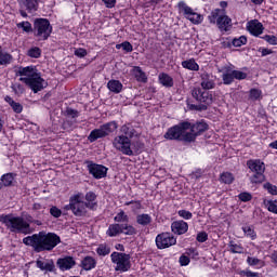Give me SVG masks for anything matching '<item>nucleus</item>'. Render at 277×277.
Wrapping results in <instances>:
<instances>
[{"label":"nucleus","mask_w":277,"mask_h":277,"mask_svg":"<svg viewBox=\"0 0 277 277\" xmlns=\"http://www.w3.org/2000/svg\"><path fill=\"white\" fill-rule=\"evenodd\" d=\"M234 79H237V81H243L245 79H248V74L243 72L241 70L234 69L232 70Z\"/></svg>","instance_id":"obj_48"},{"label":"nucleus","mask_w":277,"mask_h":277,"mask_svg":"<svg viewBox=\"0 0 277 277\" xmlns=\"http://www.w3.org/2000/svg\"><path fill=\"white\" fill-rule=\"evenodd\" d=\"M107 88L109 90V92H114V94H120V92H122V88H124V85H122V82H120V80H109L107 82Z\"/></svg>","instance_id":"obj_28"},{"label":"nucleus","mask_w":277,"mask_h":277,"mask_svg":"<svg viewBox=\"0 0 277 277\" xmlns=\"http://www.w3.org/2000/svg\"><path fill=\"white\" fill-rule=\"evenodd\" d=\"M74 55H76V57H85V55H88V50L84 48H78L75 50Z\"/></svg>","instance_id":"obj_60"},{"label":"nucleus","mask_w":277,"mask_h":277,"mask_svg":"<svg viewBox=\"0 0 277 277\" xmlns=\"http://www.w3.org/2000/svg\"><path fill=\"white\" fill-rule=\"evenodd\" d=\"M120 132L124 137H128V140H132L135 135V129L129 124H123L120 129Z\"/></svg>","instance_id":"obj_37"},{"label":"nucleus","mask_w":277,"mask_h":277,"mask_svg":"<svg viewBox=\"0 0 277 277\" xmlns=\"http://www.w3.org/2000/svg\"><path fill=\"white\" fill-rule=\"evenodd\" d=\"M19 81L26 83L28 88L34 92V94H38V92H42L44 88L48 85L47 81L40 72H32L29 77L19 78Z\"/></svg>","instance_id":"obj_9"},{"label":"nucleus","mask_w":277,"mask_h":277,"mask_svg":"<svg viewBox=\"0 0 277 277\" xmlns=\"http://www.w3.org/2000/svg\"><path fill=\"white\" fill-rule=\"evenodd\" d=\"M24 246L32 248L37 253L51 252L62 243V238L55 233L39 232L23 238Z\"/></svg>","instance_id":"obj_1"},{"label":"nucleus","mask_w":277,"mask_h":277,"mask_svg":"<svg viewBox=\"0 0 277 277\" xmlns=\"http://www.w3.org/2000/svg\"><path fill=\"white\" fill-rule=\"evenodd\" d=\"M122 51L126 53H133V44L129 41L121 42Z\"/></svg>","instance_id":"obj_57"},{"label":"nucleus","mask_w":277,"mask_h":277,"mask_svg":"<svg viewBox=\"0 0 277 277\" xmlns=\"http://www.w3.org/2000/svg\"><path fill=\"white\" fill-rule=\"evenodd\" d=\"M221 183L225 185H233L235 183V175L230 172H223L220 176Z\"/></svg>","instance_id":"obj_41"},{"label":"nucleus","mask_w":277,"mask_h":277,"mask_svg":"<svg viewBox=\"0 0 277 277\" xmlns=\"http://www.w3.org/2000/svg\"><path fill=\"white\" fill-rule=\"evenodd\" d=\"M12 54L4 52L3 48L0 45V66H10L12 64Z\"/></svg>","instance_id":"obj_31"},{"label":"nucleus","mask_w":277,"mask_h":277,"mask_svg":"<svg viewBox=\"0 0 277 277\" xmlns=\"http://www.w3.org/2000/svg\"><path fill=\"white\" fill-rule=\"evenodd\" d=\"M182 68H185L186 70H192L194 72H198V70H200V65H198V63H196L195 58H189L186 61H183L181 63Z\"/></svg>","instance_id":"obj_27"},{"label":"nucleus","mask_w":277,"mask_h":277,"mask_svg":"<svg viewBox=\"0 0 277 277\" xmlns=\"http://www.w3.org/2000/svg\"><path fill=\"white\" fill-rule=\"evenodd\" d=\"M187 230H189V224L183 220L171 223V233H173V235H185Z\"/></svg>","instance_id":"obj_16"},{"label":"nucleus","mask_w":277,"mask_h":277,"mask_svg":"<svg viewBox=\"0 0 277 277\" xmlns=\"http://www.w3.org/2000/svg\"><path fill=\"white\" fill-rule=\"evenodd\" d=\"M238 274L241 277H243V276H247V277H259V273H254L252 271H240Z\"/></svg>","instance_id":"obj_61"},{"label":"nucleus","mask_w":277,"mask_h":277,"mask_svg":"<svg viewBox=\"0 0 277 277\" xmlns=\"http://www.w3.org/2000/svg\"><path fill=\"white\" fill-rule=\"evenodd\" d=\"M155 243L158 250H167L176 246V237L170 232H162L156 236Z\"/></svg>","instance_id":"obj_13"},{"label":"nucleus","mask_w":277,"mask_h":277,"mask_svg":"<svg viewBox=\"0 0 277 277\" xmlns=\"http://www.w3.org/2000/svg\"><path fill=\"white\" fill-rule=\"evenodd\" d=\"M265 172H260V173H253L250 177L249 181L252 185H261L262 183H265Z\"/></svg>","instance_id":"obj_35"},{"label":"nucleus","mask_w":277,"mask_h":277,"mask_svg":"<svg viewBox=\"0 0 277 277\" xmlns=\"http://www.w3.org/2000/svg\"><path fill=\"white\" fill-rule=\"evenodd\" d=\"M56 265L62 272H68V269H72V267L77 265V262H75L72 256H65L60 258L56 262Z\"/></svg>","instance_id":"obj_18"},{"label":"nucleus","mask_w":277,"mask_h":277,"mask_svg":"<svg viewBox=\"0 0 277 277\" xmlns=\"http://www.w3.org/2000/svg\"><path fill=\"white\" fill-rule=\"evenodd\" d=\"M11 108L13 109L14 114H23V105L18 102H15Z\"/></svg>","instance_id":"obj_62"},{"label":"nucleus","mask_w":277,"mask_h":277,"mask_svg":"<svg viewBox=\"0 0 277 277\" xmlns=\"http://www.w3.org/2000/svg\"><path fill=\"white\" fill-rule=\"evenodd\" d=\"M53 34V26L49 18L37 17L32 22V36L39 41H45L51 38Z\"/></svg>","instance_id":"obj_6"},{"label":"nucleus","mask_w":277,"mask_h":277,"mask_svg":"<svg viewBox=\"0 0 277 277\" xmlns=\"http://www.w3.org/2000/svg\"><path fill=\"white\" fill-rule=\"evenodd\" d=\"M259 53H262V57H267V55H272V53H274V51L272 49H267V48H260Z\"/></svg>","instance_id":"obj_63"},{"label":"nucleus","mask_w":277,"mask_h":277,"mask_svg":"<svg viewBox=\"0 0 277 277\" xmlns=\"http://www.w3.org/2000/svg\"><path fill=\"white\" fill-rule=\"evenodd\" d=\"M36 265L41 272H55V262L49 260L48 262L37 260Z\"/></svg>","instance_id":"obj_24"},{"label":"nucleus","mask_w":277,"mask_h":277,"mask_svg":"<svg viewBox=\"0 0 277 277\" xmlns=\"http://www.w3.org/2000/svg\"><path fill=\"white\" fill-rule=\"evenodd\" d=\"M81 193H78L69 198V203L64 206L65 211H71L76 217H83L90 209V211H96L98 202L96 201V193L88 192L84 196V200H81Z\"/></svg>","instance_id":"obj_2"},{"label":"nucleus","mask_w":277,"mask_h":277,"mask_svg":"<svg viewBox=\"0 0 277 277\" xmlns=\"http://www.w3.org/2000/svg\"><path fill=\"white\" fill-rule=\"evenodd\" d=\"M111 263L115 265V272L124 274L132 267L131 254L124 252L115 251L110 254Z\"/></svg>","instance_id":"obj_7"},{"label":"nucleus","mask_w":277,"mask_h":277,"mask_svg":"<svg viewBox=\"0 0 277 277\" xmlns=\"http://www.w3.org/2000/svg\"><path fill=\"white\" fill-rule=\"evenodd\" d=\"M196 239L199 243H205V241L209 240V234L207 232H199Z\"/></svg>","instance_id":"obj_56"},{"label":"nucleus","mask_w":277,"mask_h":277,"mask_svg":"<svg viewBox=\"0 0 277 277\" xmlns=\"http://www.w3.org/2000/svg\"><path fill=\"white\" fill-rule=\"evenodd\" d=\"M247 264L250 267H255L256 269H261V267H265V262H263V260H261L259 258L248 256Z\"/></svg>","instance_id":"obj_36"},{"label":"nucleus","mask_w":277,"mask_h":277,"mask_svg":"<svg viewBox=\"0 0 277 277\" xmlns=\"http://www.w3.org/2000/svg\"><path fill=\"white\" fill-rule=\"evenodd\" d=\"M264 29L265 27H263V24L258 19H252L247 24V30L255 38H259V36L263 34Z\"/></svg>","instance_id":"obj_15"},{"label":"nucleus","mask_w":277,"mask_h":277,"mask_svg":"<svg viewBox=\"0 0 277 277\" xmlns=\"http://www.w3.org/2000/svg\"><path fill=\"white\" fill-rule=\"evenodd\" d=\"M80 267H82L84 272H91V269L96 267V259L90 255L84 256L81 261Z\"/></svg>","instance_id":"obj_22"},{"label":"nucleus","mask_w":277,"mask_h":277,"mask_svg":"<svg viewBox=\"0 0 277 277\" xmlns=\"http://www.w3.org/2000/svg\"><path fill=\"white\" fill-rule=\"evenodd\" d=\"M177 10L180 14H183L187 21L193 23V25H200L202 21H205V17L201 14L194 12V9L187 5L185 1H180L177 3Z\"/></svg>","instance_id":"obj_10"},{"label":"nucleus","mask_w":277,"mask_h":277,"mask_svg":"<svg viewBox=\"0 0 277 277\" xmlns=\"http://www.w3.org/2000/svg\"><path fill=\"white\" fill-rule=\"evenodd\" d=\"M228 248L232 254H243V246H241V243H236L235 241L230 240Z\"/></svg>","instance_id":"obj_38"},{"label":"nucleus","mask_w":277,"mask_h":277,"mask_svg":"<svg viewBox=\"0 0 277 277\" xmlns=\"http://www.w3.org/2000/svg\"><path fill=\"white\" fill-rule=\"evenodd\" d=\"M107 237H120V235H137V229L131 224L113 223L106 230Z\"/></svg>","instance_id":"obj_8"},{"label":"nucleus","mask_w":277,"mask_h":277,"mask_svg":"<svg viewBox=\"0 0 277 277\" xmlns=\"http://www.w3.org/2000/svg\"><path fill=\"white\" fill-rule=\"evenodd\" d=\"M98 256H107L111 254V247L107 243H100L95 250Z\"/></svg>","instance_id":"obj_34"},{"label":"nucleus","mask_w":277,"mask_h":277,"mask_svg":"<svg viewBox=\"0 0 277 277\" xmlns=\"http://www.w3.org/2000/svg\"><path fill=\"white\" fill-rule=\"evenodd\" d=\"M233 47H243L245 44H248V37L247 36H240L239 38H234L232 41Z\"/></svg>","instance_id":"obj_44"},{"label":"nucleus","mask_w":277,"mask_h":277,"mask_svg":"<svg viewBox=\"0 0 277 277\" xmlns=\"http://www.w3.org/2000/svg\"><path fill=\"white\" fill-rule=\"evenodd\" d=\"M192 96L193 101H186L187 107L190 111H207V109H209V105L213 103V94L202 88H193ZM194 101L199 104H194Z\"/></svg>","instance_id":"obj_3"},{"label":"nucleus","mask_w":277,"mask_h":277,"mask_svg":"<svg viewBox=\"0 0 277 277\" xmlns=\"http://www.w3.org/2000/svg\"><path fill=\"white\" fill-rule=\"evenodd\" d=\"M263 188L266 189V192H268L271 194V196H277V186L269 183V182H266L264 185H263Z\"/></svg>","instance_id":"obj_49"},{"label":"nucleus","mask_w":277,"mask_h":277,"mask_svg":"<svg viewBox=\"0 0 277 277\" xmlns=\"http://www.w3.org/2000/svg\"><path fill=\"white\" fill-rule=\"evenodd\" d=\"M84 163H87V169L89 171V174H91L93 179H96L98 181L107 176V172L109 171L107 167L103 164L94 163L92 160H85Z\"/></svg>","instance_id":"obj_14"},{"label":"nucleus","mask_w":277,"mask_h":277,"mask_svg":"<svg viewBox=\"0 0 277 277\" xmlns=\"http://www.w3.org/2000/svg\"><path fill=\"white\" fill-rule=\"evenodd\" d=\"M28 57H32L35 60H38L42 57V50L38 47H32L27 51Z\"/></svg>","instance_id":"obj_43"},{"label":"nucleus","mask_w":277,"mask_h":277,"mask_svg":"<svg viewBox=\"0 0 277 277\" xmlns=\"http://www.w3.org/2000/svg\"><path fill=\"white\" fill-rule=\"evenodd\" d=\"M210 25H215L222 34L233 29V18L226 14V10L214 9L207 16Z\"/></svg>","instance_id":"obj_4"},{"label":"nucleus","mask_w":277,"mask_h":277,"mask_svg":"<svg viewBox=\"0 0 277 277\" xmlns=\"http://www.w3.org/2000/svg\"><path fill=\"white\" fill-rule=\"evenodd\" d=\"M189 263H192V260L189 259V256L182 254L180 256V265L182 267H187V265H189Z\"/></svg>","instance_id":"obj_58"},{"label":"nucleus","mask_w":277,"mask_h":277,"mask_svg":"<svg viewBox=\"0 0 277 277\" xmlns=\"http://www.w3.org/2000/svg\"><path fill=\"white\" fill-rule=\"evenodd\" d=\"M238 200H240V202H250V200H252V194L249 192H242L238 195Z\"/></svg>","instance_id":"obj_52"},{"label":"nucleus","mask_w":277,"mask_h":277,"mask_svg":"<svg viewBox=\"0 0 277 277\" xmlns=\"http://www.w3.org/2000/svg\"><path fill=\"white\" fill-rule=\"evenodd\" d=\"M261 94H263V92L259 89H251L249 91V97L251 101H259L261 98Z\"/></svg>","instance_id":"obj_51"},{"label":"nucleus","mask_w":277,"mask_h":277,"mask_svg":"<svg viewBox=\"0 0 277 277\" xmlns=\"http://www.w3.org/2000/svg\"><path fill=\"white\" fill-rule=\"evenodd\" d=\"M201 88L206 91L213 90V88H215V81L211 79L209 74H203L201 76Z\"/></svg>","instance_id":"obj_29"},{"label":"nucleus","mask_w":277,"mask_h":277,"mask_svg":"<svg viewBox=\"0 0 277 277\" xmlns=\"http://www.w3.org/2000/svg\"><path fill=\"white\" fill-rule=\"evenodd\" d=\"M114 148L122 153V155H127L128 157H133V149H131V138L129 136H124V134L118 135L113 141Z\"/></svg>","instance_id":"obj_12"},{"label":"nucleus","mask_w":277,"mask_h":277,"mask_svg":"<svg viewBox=\"0 0 277 277\" xmlns=\"http://www.w3.org/2000/svg\"><path fill=\"white\" fill-rule=\"evenodd\" d=\"M22 5L28 12V14H34L38 12V0H23Z\"/></svg>","instance_id":"obj_30"},{"label":"nucleus","mask_w":277,"mask_h":277,"mask_svg":"<svg viewBox=\"0 0 277 277\" xmlns=\"http://www.w3.org/2000/svg\"><path fill=\"white\" fill-rule=\"evenodd\" d=\"M177 215L183 220H192L194 217V214L188 210H179Z\"/></svg>","instance_id":"obj_53"},{"label":"nucleus","mask_w":277,"mask_h":277,"mask_svg":"<svg viewBox=\"0 0 277 277\" xmlns=\"http://www.w3.org/2000/svg\"><path fill=\"white\" fill-rule=\"evenodd\" d=\"M136 224H138V226H150V224H153V216H150V214L148 213H141L136 215Z\"/></svg>","instance_id":"obj_25"},{"label":"nucleus","mask_w":277,"mask_h":277,"mask_svg":"<svg viewBox=\"0 0 277 277\" xmlns=\"http://www.w3.org/2000/svg\"><path fill=\"white\" fill-rule=\"evenodd\" d=\"M189 130L192 131V133H195V135L198 137V135H202V133L209 131V123L201 119L200 121L190 123Z\"/></svg>","instance_id":"obj_19"},{"label":"nucleus","mask_w":277,"mask_h":277,"mask_svg":"<svg viewBox=\"0 0 277 277\" xmlns=\"http://www.w3.org/2000/svg\"><path fill=\"white\" fill-rule=\"evenodd\" d=\"M131 72L138 83H148V76H146V72L142 70V67L134 66Z\"/></svg>","instance_id":"obj_20"},{"label":"nucleus","mask_w":277,"mask_h":277,"mask_svg":"<svg viewBox=\"0 0 277 277\" xmlns=\"http://www.w3.org/2000/svg\"><path fill=\"white\" fill-rule=\"evenodd\" d=\"M2 222L6 227H9L11 233H17L21 235H31V233H34L31 225L22 216H12L6 214L3 216Z\"/></svg>","instance_id":"obj_5"},{"label":"nucleus","mask_w":277,"mask_h":277,"mask_svg":"<svg viewBox=\"0 0 277 277\" xmlns=\"http://www.w3.org/2000/svg\"><path fill=\"white\" fill-rule=\"evenodd\" d=\"M14 179H16L15 173L9 172L2 174L0 177V189L3 187H12V185H14Z\"/></svg>","instance_id":"obj_21"},{"label":"nucleus","mask_w":277,"mask_h":277,"mask_svg":"<svg viewBox=\"0 0 277 277\" xmlns=\"http://www.w3.org/2000/svg\"><path fill=\"white\" fill-rule=\"evenodd\" d=\"M242 232L245 233L246 237H248L251 241H254L256 239V232L254 230L253 226H242Z\"/></svg>","instance_id":"obj_42"},{"label":"nucleus","mask_w":277,"mask_h":277,"mask_svg":"<svg viewBox=\"0 0 277 277\" xmlns=\"http://www.w3.org/2000/svg\"><path fill=\"white\" fill-rule=\"evenodd\" d=\"M158 81L164 88H173L174 87V79L166 72H160L159 74Z\"/></svg>","instance_id":"obj_26"},{"label":"nucleus","mask_w":277,"mask_h":277,"mask_svg":"<svg viewBox=\"0 0 277 277\" xmlns=\"http://www.w3.org/2000/svg\"><path fill=\"white\" fill-rule=\"evenodd\" d=\"M66 116L69 118H79V110L68 107L66 109Z\"/></svg>","instance_id":"obj_59"},{"label":"nucleus","mask_w":277,"mask_h":277,"mask_svg":"<svg viewBox=\"0 0 277 277\" xmlns=\"http://www.w3.org/2000/svg\"><path fill=\"white\" fill-rule=\"evenodd\" d=\"M17 29H23L25 34H34V26L29 23V21H23L16 24Z\"/></svg>","instance_id":"obj_40"},{"label":"nucleus","mask_w":277,"mask_h":277,"mask_svg":"<svg viewBox=\"0 0 277 277\" xmlns=\"http://www.w3.org/2000/svg\"><path fill=\"white\" fill-rule=\"evenodd\" d=\"M247 168L250 172H253V174L265 172V162L261 159H249L247 160Z\"/></svg>","instance_id":"obj_17"},{"label":"nucleus","mask_w":277,"mask_h":277,"mask_svg":"<svg viewBox=\"0 0 277 277\" xmlns=\"http://www.w3.org/2000/svg\"><path fill=\"white\" fill-rule=\"evenodd\" d=\"M197 137L198 136L196 135V133L190 131V132H184L181 140H183L184 142L192 143V142H196Z\"/></svg>","instance_id":"obj_47"},{"label":"nucleus","mask_w":277,"mask_h":277,"mask_svg":"<svg viewBox=\"0 0 277 277\" xmlns=\"http://www.w3.org/2000/svg\"><path fill=\"white\" fill-rule=\"evenodd\" d=\"M262 40H265L268 44H272L273 47L277 45V37L274 35H265L260 37Z\"/></svg>","instance_id":"obj_50"},{"label":"nucleus","mask_w":277,"mask_h":277,"mask_svg":"<svg viewBox=\"0 0 277 277\" xmlns=\"http://www.w3.org/2000/svg\"><path fill=\"white\" fill-rule=\"evenodd\" d=\"M115 224H129V214L124 210L120 209L114 216Z\"/></svg>","instance_id":"obj_32"},{"label":"nucleus","mask_w":277,"mask_h":277,"mask_svg":"<svg viewBox=\"0 0 277 277\" xmlns=\"http://www.w3.org/2000/svg\"><path fill=\"white\" fill-rule=\"evenodd\" d=\"M224 85H230L235 81V76L232 72H225L222 75Z\"/></svg>","instance_id":"obj_46"},{"label":"nucleus","mask_w":277,"mask_h":277,"mask_svg":"<svg viewBox=\"0 0 277 277\" xmlns=\"http://www.w3.org/2000/svg\"><path fill=\"white\" fill-rule=\"evenodd\" d=\"M266 207L271 213H275L277 215V200H268Z\"/></svg>","instance_id":"obj_54"},{"label":"nucleus","mask_w":277,"mask_h":277,"mask_svg":"<svg viewBox=\"0 0 277 277\" xmlns=\"http://www.w3.org/2000/svg\"><path fill=\"white\" fill-rule=\"evenodd\" d=\"M100 129L106 133V137L107 135H109L110 133H114L117 129H118V122L116 121H110L107 123H104L100 127Z\"/></svg>","instance_id":"obj_33"},{"label":"nucleus","mask_w":277,"mask_h":277,"mask_svg":"<svg viewBox=\"0 0 277 277\" xmlns=\"http://www.w3.org/2000/svg\"><path fill=\"white\" fill-rule=\"evenodd\" d=\"M103 137H107V133H105L101 128L94 129L88 135V142H90V144H94L96 140H103Z\"/></svg>","instance_id":"obj_23"},{"label":"nucleus","mask_w":277,"mask_h":277,"mask_svg":"<svg viewBox=\"0 0 277 277\" xmlns=\"http://www.w3.org/2000/svg\"><path fill=\"white\" fill-rule=\"evenodd\" d=\"M50 215H52V217H62V210L60 208H57V206H52L50 208Z\"/></svg>","instance_id":"obj_55"},{"label":"nucleus","mask_w":277,"mask_h":277,"mask_svg":"<svg viewBox=\"0 0 277 277\" xmlns=\"http://www.w3.org/2000/svg\"><path fill=\"white\" fill-rule=\"evenodd\" d=\"M34 72H35L34 67L31 66L23 67V68H19L18 70L19 77H31Z\"/></svg>","instance_id":"obj_45"},{"label":"nucleus","mask_w":277,"mask_h":277,"mask_svg":"<svg viewBox=\"0 0 277 277\" xmlns=\"http://www.w3.org/2000/svg\"><path fill=\"white\" fill-rule=\"evenodd\" d=\"M202 174H203V171L202 169H197L196 171H194L192 173V179H195V181H198V179H201L202 177Z\"/></svg>","instance_id":"obj_64"},{"label":"nucleus","mask_w":277,"mask_h":277,"mask_svg":"<svg viewBox=\"0 0 277 277\" xmlns=\"http://www.w3.org/2000/svg\"><path fill=\"white\" fill-rule=\"evenodd\" d=\"M124 207H131L132 213H137V211H142V201L141 200H131L124 203Z\"/></svg>","instance_id":"obj_39"},{"label":"nucleus","mask_w":277,"mask_h":277,"mask_svg":"<svg viewBox=\"0 0 277 277\" xmlns=\"http://www.w3.org/2000/svg\"><path fill=\"white\" fill-rule=\"evenodd\" d=\"M189 127H192V122L182 121L169 128L164 133L163 137L164 140H170V141L172 140L181 141V138L183 137V133H185V131H189Z\"/></svg>","instance_id":"obj_11"}]
</instances>
